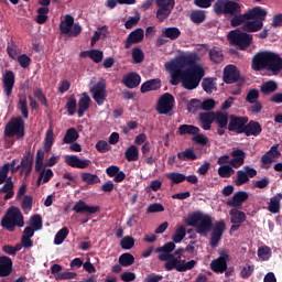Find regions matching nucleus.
Returning a JSON list of instances; mask_svg holds the SVG:
<instances>
[{"label":"nucleus","instance_id":"a878e982","mask_svg":"<svg viewBox=\"0 0 282 282\" xmlns=\"http://www.w3.org/2000/svg\"><path fill=\"white\" fill-rule=\"evenodd\" d=\"M122 83L128 89H135V87H139L140 83H142V77H140L138 73H128L123 77Z\"/></svg>","mask_w":282,"mask_h":282},{"label":"nucleus","instance_id":"5fc2aeb1","mask_svg":"<svg viewBox=\"0 0 282 282\" xmlns=\"http://www.w3.org/2000/svg\"><path fill=\"white\" fill-rule=\"evenodd\" d=\"M167 180H171L173 184H182V182H186V175L178 172H171L166 174Z\"/></svg>","mask_w":282,"mask_h":282},{"label":"nucleus","instance_id":"4468645a","mask_svg":"<svg viewBox=\"0 0 282 282\" xmlns=\"http://www.w3.org/2000/svg\"><path fill=\"white\" fill-rule=\"evenodd\" d=\"M224 232H226V223L224 220L216 221L209 239L212 248H217V246H219V241H221Z\"/></svg>","mask_w":282,"mask_h":282},{"label":"nucleus","instance_id":"2eb2a0df","mask_svg":"<svg viewBox=\"0 0 282 282\" xmlns=\"http://www.w3.org/2000/svg\"><path fill=\"white\" fill-rule=\"evenodd\" d=\"M281 155V151H279V144H274L271 149L261 158L262 169H270L272 162L276 161V158Z\"/></svg>","mask_w":282,"mask_h":282},{"label":"nucleus","instance_id":"864d4df0","mask_svg":"<svg viewBox=\"0 0 282 282\" xmlns=\"http://www.w3.org/2000/svg\"><path fill=\"white\" fill-rule=\"evenodd\" d=\"M235 173V170L230 164L220 165L218 167V175L223 178H228Z\"/></svg>","mask_w":282,"mask_h":282},{"label":"nucleus","instance_id":"7ed1b4c3","mask_svg":"<svg viewBox=\"0 0 282 282\" xmlns=\"http://www.w3.org/2000/svg\"><path fill=\"white\" fill-rule=\"evenodd\" d=\"M186 226L195 228L197 235L206 237L213 230V217L202 212H194L185 219Z\"/></svg>","mask_w":282,"mask_h":282},{"label":"nucleus","instance_id":"680f3d73","mask_svg":"<svg viewBox=\"0 0 282 282\" xmlns=\"http://www.w3.org/2000/svg\"><path fill=\"white\" fill-rule=\"evenodd\" d=\"M228 0H217L214 4V12L215 14L221 15L226 14V8H227Z\"/></svg>","mask_w":282,"mask_h":282},{"label":"nucleus","instance_id":"aec40b11","mask_svg":"<svg viewBox=\"0 0 282 282\" xmlns=\"http://www.w3.org/2000/svg\"><path fill=\"white\" fill-rule=\"evenodd\" d=\"M224 83L227 85H232V83H237L239 80V69L235 65H227L224 69L223 76Z\"/></svg>","mask_w":282,"mask_h":282},{"label":"nucleus","instance_id":"8fccbe9b","mask_svg":"<svg viewBox=\"0 0 282 282\" xmlns=\"http://www.w3.org/2000/svg\"><path fill=\"white\" fill-rule=\"evenodd\" d=\"M68 236L69 229L67 227H63L62 229H59L54 238L55 246H61V243H63V241H65V239H67Z\"/></svg>","mask_w":282,"mask_h":282},{"label":"nucleus","instance_id":"f03ea898","mask_svg":"<svg viewBox=\"0 0 282 282\" xmlns=\"http://www.w3.org/2000/svg\"><path fill=\"white\" fill-rule=\"evenodd\" d=\"M251 67L253 72H263V69H267L273 76H279L282 72V57L276 53L263 51L253 56Z\"/></svg>","mask_w":282,"mask_h":282},{"label":"nucleus","instance_id":"6e6552de","mask_svg":"<svg viewBox=\"0 0 282 282\" xmlns=\"http://www.w3.org/2000/svg\"><path fill=\"white\" fill-rule=\"evenodd\" d=\"M61 34H67L68 36H78L83 32V28L78 23H74V18L69 14L65 15L64 21L59 23Z\"/></svg>","mask_w":282,"mask_h":282},{"label":"nucleus","instance_id":"9d476101","mask_svg":"<svg viewBox=\"0 0 282 282\" xmlns=\"http://www.w3.org/2000/svg\"><path fill=\"white\" fill-rule=\"evenodd\" d=\"M155 3L158 7L156 19L160 23H163L171 17L173 8H175V0H155Z\"/></svg>","mask_w":282,"mask_h":282},{"label":"nucleus","instance_id":"f704fd0d","mask_svg":"<svg viewBox=\"0 0 282 282\" xmlns=\"http://www.w3.org/2000/svg\"><path fill=\"white\" fill-rule=\"evenodd\" d=\"M281 199H282V193H278L273 197H271L268 206L269 213L276 215V213L281 210Z\"/></svg>","mask_w":282,"mask_h":282},{"label":"nucleus","instance_id":"9b49d317","mask_svg":"<svg viewBox=\"0 0 282 282\" xmlns=\"http://www.w3.org/2000/svg\"><path fill=\"white\" fill-rule=\"evenodd\" d=\"M246 124H248V117L229 115V123L227 126V129L231 133H237V135H241V133H243L246 130Z\"/></svg>","mask_w":282,"mask_h":282},{"label":"nucleus","instance_id":"bf43d9fd","mask_svg":"<svg viewBox=\"0 0 282 282\" xmlns=\"http://www.w3.org/2000/svg\"><path fill=\"white\" fill-rule=\"evenodd\" d=\"M77 107H78V102L76 101V97L72 95L70 97L67 98V102H66V109H67L68 116H74V113H76Z\"/></svg>","mask_w":282,"mask_h":282},{"label":"nucleus","instance_id":"774afa93","mask_svg":"<svg viewBox=\"0 0 282 282\" xmlns=\"http://www.w3.org/2000/svg\"><path fill=\"white\" fill-rule=\"evenodd\" d=\"M132 59L135 64H140L144 61V52H142V48L134 47L132 50Z\"/></svg>","mask_w":282,"mask_h":282},{"label":"nucleus","instance_id":"6ab92c4d","mask_svg":"<svg viewBox=\"0 0 282 282\" xmlns=\"http://www.w3.org/2000/svg\"><path fill=\"white\" fill-rule=\"evenodd\" d=\"M247 21H265V17H268V11L261 7H253L249 9L247 12Z\"/></svg>","mask_w":282,"mask_h":282},{"label":"nucleus","instance_id":"bb28decb","mask_svg":"<svg viewBox=\"0 0 282 282\" xmlns=\"http://www.w3.org/2000/svg\"><path fill=\"white\" fill-rule=\"evenodd\" d=\"M12 259L7 256L0 257V276H10L12 274Z\"/></svg>","mask_w":282,"mask_h":282},{"label":"nucleus","instance_id":"e433bc0d","mask_svg":"<svg viewBox=\"0 0 282 282\" xmlns=\"http://www.w3.org/2000/svg\"><path fill=\"white\" fill-rule=\"evenodd\" d=\"M161 36L170 39V41H177V39L182 36V31H180L177 26H170L162 31Z\"/></svg>","mask_w":282,"mask_h":282},{"label":"nucleus","instance_id":"423d86ee","mask_svg":"<svg viewBox=\"0 0 282 282\" xmlns=\"http://www.w3.org/2000/svg\"><path fill=\"white\" fill-rule=\"evenodd\" d=\"M229 43L231 45H235L236 47L240 50H248L250 45H252L253 36L252 34L241 31L239 29H236L234 31H230L227 36Z\"/></svg>","mask_w":282,"mask_h":282},{"label":"nucleus","instance_id":"c03bdc74","mask_svg":"<svg viewBox=\"0 0 282 282\" xmlns=\"http://www.w3.org/2000/svg\"><path fill=\"white\" fill-rule=\"evenodd\" d=\"M209 59L216 65H219V63H224V52L217 47L210 48Z\"/></svg>","mask_w":282,"mask_h":282},{"label":"nucleus","instance_id":"473e14b6","mask_svg":"<svg viewBox=\"0 0 282 282\" xmlns=\"http://www.w3.org/2000/svg\"><path fill=\"white\" fill-rule=\"evenodd\" d=\"M214 122H216V124L220 127V129H228V124L230 122V115H228V112L217 111L214 116Z\"/></svg>","mask_w":282,"mask_h":282},{"label":"nucleus","instance_id":"58836bf2","mask_svg":"<svg viewBox=\"0 0 282 282\" xmlns=\"http://www.w3.org/2000/svg\"><path fill=\"white\" fill-rule=\"evenodd\" d=\"M199 131V128L193 124H181L178 127L180 135H197Z\"/></svg>","mask_w":282,"mask_h":282},{"label":"nucleus","instance_id":"20e7f679","mask_svg":"<svg viewBox=\"0 0 282 282\" xmlns=\"http://www.w3.org/2000/svg\"><path fill=\"white\" fill-rule=\"evenodd\" d=\"M1 226L9 232H14L17 227L23 228V226H25V221L23 220L21 209H19V207L11 206L2 217Z\"/></svg>","mask_w":282,"mask_h":282},{"label":"nucleus","instance_id":"39448f33","mask_svg":"<svg viewBox=\"0 0 282 282\" xmlns=\"http://www.w3.org/2000/svg\"><path fill=\"white\" fill-rule=\"evenodd\" d=\"M4 138H17V140H23L25 138V121L22 117H13L6 124L3 131Z\"/></svg>","mask_w":282,"mask_h":282},{"label":"nucleus","instance_id":"de8ad7c7","mask_svg":"<svg viewBox=\"0 0 282 282\" xmlns=\"http://www.w3.org/2000/svg\"><path fill=\"white\" fill-rule=\"evenodd\" d=\"M37 15H36V23L39 25H43V23L47 22V14H50V8L48 7H42L37 9Z\"/></svg>","mask_w":282,"mask_h":282},{"label":"nucleus","instance_id":"69168bd1","mask_svg":"<svg viewBox=\"0 0 282 282\" xmlns=\"http://www.w3.org/2000/svg\"><path fill=\"white\" fill-rule=\"evenodd\" d=\"M19 110L22 113V117L24 118V120H28L30 118V111L28 110V99L25 98H21L19 99Z\"/></svg>","mask_w":282,"mask_h":282},{"label":"nucleus","instance_id":"c85d7f7f","mask_svg":"<svg viewBox=\"0 0 282 282\" xmlns=\"http://www.w3.org/2000/svg\"><path fill=\"white\" fill-rule=\"evenodd\" d=\"M228 254H224L221 257H219L216 260H213L210 263V269L213 270V272H226V270H228Z\"/></svg>","mask_w":282,"mask_h":282},{"label":"nucleus","instance_id":"79ce46f5","mask_svg":"<svg viewBox=\"0 0 282 282\" xmlns=\"http://www.w3.org/2000/svg\"><path fill=\"white\" fill-rule=\"evenodd\" d=\"M225 14H230L231 17H235V14H241V4L236 1L227 0Z\"/></svg>","mask_w":282,"mask_h":282},{"label":"nucleus","instance_id":"4d7b16f0","mask_svg":"<svg viewBox=\"0 0 282 282\" xmlns=\"http://www.w3.org/2000/svg\"><path fill=\"white\" fill-rule=\"evenodd\" d=\"M258 257L262 259V261H270V257H272V249L268 246H262L258 249Z\"/></svg>","mask_w":282,"mask_h":282},{"label":"nucleus","instance_id":"b1692460","mask_svg":"<svg viewBox=\"0 0 282 282\" xmlns=\"http://www.w3.org/2000/svg\"><path fill=\"white\" fill-rule=\"evenodd\" d=\"M248 197H249L248 192L240 191L235 193L232 198L228 199L226 204L230 208H241V206H243V202H246Z\"/></svg>","mask_w":282,"mask_h":282},{"label":"nucleus","instance_id":"a211bd4d","mask_svg":"<svg viewBox=\"0 0 282 282\" xmlns=\"http://www.w3.org/2000/svg\"><path fill=\"white\" fill-rule=\"evenodd\" d=\"M14 83H15L14 72L7 70L2 79V87L8 98L12 96V90L14 89Z\"/></svg>","mask_w":282,"mask_h":282},{"label":"nucleus","instance_id":"e2e57ef3","mask_svg":"<svg viewBox=\"0 0 282 282\" xmlns=\"http://www.w3.org/2000/svg\"><path fill=\"white\" fill-rule=\"evenodd\" d=\"M259 89L257 88H251L248 90L247 96H246V102L251 105L252 102H258L259 101Z\"/></svg>","mask_w":282,"mask_h":282},{"label":"nucleus","instance_id":"a19ab883","mask_svg":"<svg viewBox=\"0 0 282 282\" xmlns=\"http://www.w3.org/2000/svg\"><path fill=\"white\" fill-rule=\"evenodd\" d=\"M124 158L127 162H138V160H140V152L138 151V147L130 145L124 152Z\"/></svg>","mask_w":282,"mask_h":282},{"label":"nucleus","instance_id":"6e6d98bb","mask_svg":"<svg viewBox=\"0 0 282 282\" xmlns=\"http://www.w3.org/2000/svg\"><path fill=\"white\" fill-rule=\"evenodd\" d=\"M189 17L193 23H204V21H206V11H202V10L192 11Z\"/></svg>","mask_w":282,"mask_h":282},{"label":"nucleus","instance_id":"393cba45","mask_svg":"<svg viewBox=\"0 0 282 282\" xmlns=\"http://www.w3.org/2000/svg\"><path fill=\"white\" fill-rule=\"evenodd\" d=\"M261 131H263V128L261 127V123H259V121L250 120L249 122L245 123L243 133L245 135H247V138H250L251 135L257 138L258 135H261Z\"/></svg>","mask_w":282,"mask_h":282},{"label":"nucleus","instance_id":"338daca9","mask_svg":"<svg viewBox=\"0 0 282 282\" xmlns=\"http://www.w3.org/2000/svg\"><path fill=\"white\" fill-rule=\"evenodd\" d=\"M202 109V101L199 99H191V101L187 104V111L189 113H197Z\"/></svg>","mask_w":282,"mask_h":282},{"label":"nucleus","instance_id":"052dcab7","mask_svg":"<svg viewBox=\"0 0 282 282\" xmlns=\"http://www.w3.org/2000/svg\"><path fill=\"white\" fill-rule=\"evenodd\" d=\"M202 87L206 94H213V91L217 90V87L215 86V82L213 78H204L202 82Z\"/></svg>","mask_w":282,"mask_h":282},{"label":"nucleus","instance_id":"2f4dec72","mask_svg":"<svg viewBox=\"0 0 282 282\" xmlns=\"http://www.w3.org/2000/svg\"><path fill=\"white\" fill-rule=\"evenodd\" d=\"M89 102H91V98H89V95H87V93H83V95L78 101V105H77L78 118H83V116H85V111H87L89 109Z\"/></svg>","mask_w":282,"mask_h":282},{"label":"nucleus","instance_id":"dca6fc26","mask_svg":"<svg viewBox=\"0 0 282 282\" xmlns=\"http://www.w3.org/2000/svg\"><path fill=\"white\" fill-rule=\"evenodd\" d=\"M74 213H77L78 215H96L98 210H100V206H89L85 200H78L73 206Z\"/></svg>","mask_w":282,"mask_h":282},{"label":"nucleus","instance_id":"603ef678","mask_svg":"<svg viewBox=\"0 0 282 282\" xmlns=\"http://www.w3.org/2000/svg\"><path fill=\"white\" fill-rule=\"evenodd\" d=\"M30 227L34 230H41L43 228V217L40 214H35L30 218Z\"/></svg>","mask_w":282,"mask_h":282},{"label":"nucleus","instance_id":"cd10ccee","mask_svg":"<svg viewBox=\"0 0 282 282\" xmlns=\"http://www.w3.org/2000/svg\"><path fill=\"white\" fill-rule=\"evenodd\" d=\"M198 118L202 123V129H204V131H210L213 122H215V112H200Z\"/></svg>","mask_w":282,"mask_h":282},{"label":"nucleus","instance_id":"13d9d810","mask_svg":"<svg viewBox=\"0 0 282 282\" xmlns=\"http://www.w3.org/2000/svg\"><path fill=\"white\" fill-rule=\"evenodd\" d=\"M184 237H186V227L182 225L175 230L172 239L174 243H182V241H184Z\"/></svg>","mask_w":282,"mask_h":282},{"label":"nucleus","instance_id":"3c124183","mask_svg":"<svg viewBox=\"0 0 282 282\" xmlns=\"http://www.w3.org/2000/svg\"><path fill=\"white\" fill-rule=\"evenodd\" d=\"M247 21H248L247 13H243V14L237 13L230 20V25L231 28H239V25H245Z\"/></svg>","mask_w":282,"mask_h":282},{"label":"nucleus","instance_id":"f3484780","mask_svg":"<svg viewBox=\"0 0 282 282\" xmlns=\"http://www.w3.org/2000/svg\"><path fill=\"white\" fill-rule=\"evenodd\" d=\"M232 158L229 160L231 169H241L246 164V152L242 149H236L230 153Z\"/></svg>","mask_w":282,"mask_h":282},{"label":"nucleus","instance_id":"0eeeda50","mask_svg":"<svg viewBox=\"0 0 282 282\" xmlns=\"http://www.w3.org/2000/svg\"><path fill=\"white\" fill-rule=\"evenodd\" d=\"M165 261L164 268L166 272H171L172 270H176V272H188V270H193L197 265L195 260L186 262V260H182V256L175 257V254L170 256Z\"/></svg>","mask_w":282,"mask_h":282},{"label":"nucleus","instance_id":"ddd939ff","mask_svg":"<svg viewBox=\"0 0 282 282\" xmlns=\"http://www.w3.org/2000/svg\"><path fill=\"white\" fill-rule=\"evenodd\" d=\"M252 177H257V171L254 167H250V165H245L242 170L237 171L235 185L243 186V184H248Z\"/></svg>","mask_w":282,"mask_h":282},{"label":"nucleus","instance_id":"a18cd8bd","mask_svg":"<svg viewBox=\"0 0 282 282\" xmlns=\"http://www.w3.org/2000/svg\"><path fill=\"white\" fill-rule=\"evenodd\" d=\"M177 158L182 162H188V161L193 162L197 160V154L195 153V151H193V149H186L185 151L178 152Z\"/></svg>","mask_w":282,"mask_h":282},{"label":"nucleus","instance_id":"49530a36","mask_svg":"<svg viewBox=\"0 0 282 282\" xmlns=\"http://www.w3.org/2000/svg\"><path fill=\"white\" fill-rule=\"evenodd\" d=\"M82 182H85V184H88L89 186H94V184H100V177L96 174L84 172L82 173Z\"/></svg>","mask_w":282,"mask_h":282},{"label":"nucleus","instance_id":"4be33fe9","mask_svg":"<svg viewBox=\"0 0 282 282\" xmlns=\"http://www.w3.org/2000/svg\"><path fill=\"white\" fill-rule=\"evenodd\" d=\"M142 41H144V30L137 29L128 35L124 43V50H129L131 45H135L137 43H142Z\"/></svg>","mask_w":282,"mask_h":282},{"label":"nucleus","instance_id":"412c9836","mask_svg":"<svg viewBox=\"0 0 282 282\" xmlns=\"http://www.w3.org/2000/svg\"><path fill=\"white\" fill-rule=\"evenodd\" d=\"M65 164L72 169H87L91 164L90 160H83L76 155H66Z\"/></svg>","mask_w":282,"mask_h":282},{"label":"nucleus","instance_id":"5701e85b","mask_svg":"<svg viewBox=\"0 0 282 282\" xmlns=\"http://www.w3.org/2000/svg\"><path fill=\"white\" fill-rule=\"evenodd\" d=\"M21 173H24L25 177L32 173V167L34 166V154L32 151H26L21 160Z\"/></svg>","mask_w":282,"mask_h":282},{"label":"nucleus","instance_id":"37998d69","mask_svg":"<svg viewBox=\"0 0 282 282\" xmlns=\"http://www.w3.org/2000/svg\"><path fill=\"white\" fill-rule=\"evenodd\" d=\"M278 89V85L276 82L274 80H268L264 82L261 87H260V91L264 95V96H270V94H274V91Z\"/></svg>","mask_w":282,"mask_h":282},{"label":"nucleus","instance_id":"f257e3e1","mask_svg":"<svg viewBox=\"0 0 282 282\" xmlns=\"http://www.w3.org/2000/svg\"><path fill=\"white\" fill-rule=\"evenodd\" d=\"M166 69L170 72H175L180 77L182 87L187 89V91H193L199 87L202 78L206 76V70L204 67L194 59L193 56H182L174 62H169L165 64Z\"/></svg>","mask_w":282,"mask_h":282},{"label":"nucleus","instance_id":"c9c22d12","mask_svg":"<svg viewBox=\"0 0 282 282\" xmlns=\"http://www.w3.org/2000/svg\"><path fill=\"white\" fill-rule=\"evenodd\" d=\"M2 193H6L4 200L12 199L14 197V182H12V176H9L8 181L1 187Z\"/></svg>","mask_w":282,"mask_h":282},{"label":"nucleus","instance_id":"0e129e2a","mask_svg":"<svg viewBox=\"0 0 282 282\" xmlns=\"http://www.w3.org/2000/svg\"><path fill=\"white\" fill-rule=\"evenodd\" d=\"M120 246L122 250H131L135 246V239L131 236H126L121 239Z\"/></svg>","mask_w":282,"mask_h":282},{"label":"nucleus","instance_id":"09e8293b","mask_svg":"<svg viewBox=\"0 0 282 282\" xmlns=\"http://www.w3.org/2000/svg\"><path fill=\"white\" fill-rule=\"evenodd\" d=\"M135 263V258L131 253H122L119 257V264L122 268H129L130 265H133Z\"/></svg>","mask_w":282,"mask_h":282},{"label":"nucleus","instance_id":"72a5a7b5","mask_svg":"<svg viewBox=\"0 0 282 282\" xmlns=\"http://www.w3.org/2000/svg\"><path fill=\"white\" fill-rule=\"evenodd\" d=\"M162 87V80L150 79L141 85V94H147L149 91H158Z\"/></svg>","mask_w":282,"mask_h":282},{"label":"nucleus","instance_id":"7c9ffc66","mask_svg":"<svg viewBox=\"0 0 282 282\" xmlns=\"http://www.w3.org/2000/svg\"><path fill=\"white\" fill-rule=\"evenodd\" d=\"M241 30L248 34L261 32V30H263V22L257 20H247L246 23L242 24Z\"/></svg>","mask_w":282,"mask_h":282},{"label":"nucleus","instance_id":"f8f14e48","mask_svg":"<svg viewBox=\"0 0 282 282\" xmlns=\"http://www.w3.org/2000/svg\"><path fill=\"white\" fill-rule=\"evenodd\" d=\"M90 91L95 102L99 106L105 105V100H107V82L105 79L97 82V84L91 87Z\"/></svg>","mask_w":282,"mask_h":282},{"label":"nucleus","instance_id":"4c0bfd02","mask_svg":"<svg viewBox=\"0 0 282 282\" xmlns=\"http://www.w3.org/2000/svg\"><path fill=\"white\" fill-rule=\"evenodd\" d=\"M229 215H230V221L231 224H239V225H242L247 217H246V213L239 210V209H235L232 208L230 212H229Z\"/></svg>","mask_w":282,"mask_h":282},{"label":"nucleus","instance_id":"1a4fd4ad","mask_svg":"<svg viewBox=\"0 0 282 282\" xmlns=\"http://www.w3.org/2000/svg\"><path fill=\"white\" fill-rule=\"evenodd\" d=\"M175 108V97L170 94H163L156 102V111L160 116H167Z\"/></svg>","mask_w":282,"mask_h":282},{"label":"nucleus","instance_id":"ea45409f","mask_svg":"<svg viewBox=\"0 0 282 282\" xmlns=\"http://www.w3.org/2000/svg\"><path fill=\"white\" fill-rule=\"evenodd\" d=\"M80 138V134L78 133V130L76 128H69L67 129L64 138H63V143L64 144H72L76 142Z\"/></svg>","mask_w":282,"mask_h":282},{"label":"nucleus","instance_id":"c756f323","mask_svg":"<svg viewBox=\"0 0 282 282\" xmlns=\"http://www.w3.org/2000/svg\"><path fill=\"white\" fill-rule=\"evenodd\" d=\"M175 250V242H166L163 247H158L155 252H161L159 254V261H166L170 257H173L171 252Z\"/></svg>","mask_w":282,"mask_h":282}]
</instances>
